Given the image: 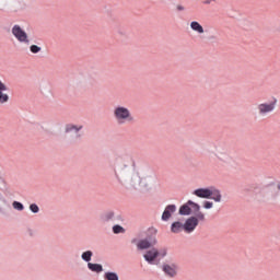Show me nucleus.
Returning a JSON list of instances; mask_svg holds the SVG:
<instances>
[{
  "instance_id": "nucleus-1",
  "label": "nucleus",
  "mask_w": 280,
  "mask_h": 280,
  "mask_svg": "<svg viewBox=\"0 0 280 280\" xmlns=\"http://www.w3.org/2000/svg\"><path fill=\"white\" fill-rule=\"evenodd\" d=\"M114 118L119 126L135 122V116H132L130 108L121 105H118L114 108Z\"/></svg>"
},
{
  "instance_id": "nucleus-2",
  "label": "nucleus",
  "mask_w": 280,
  "mask_h": 280,
  "mask_svg": "<svg viewBox=\"0 0 280 280\" xmlns=\"http://www.w3.org/2000/svg\"><path fill=\"white\" fill-rule=\"evenodd\" d=\"M194 196H197V198L214 200V202H222V194L215 187L198 188L194 191Z\"/></svg>"
},
{
  "instance_id": "nucleus-3",
  "label": "nucleus",
  "mask_w": 280,
  "mask_h": 280,
  "mask_svg": "<svg viewBox=\"0 0 280 280\" xmlns=\"http://www.w3.org/2000/svg\"><path fill=\"white\" fill-rule=\"evenodd\" d=\"M205 213L198 212L196 217H190L186 220L184 231L186 233H194V231H196V226H198V222H205Z\"/></svg>"
},
{
  "instance_id": "nucleus-4",
  "label": "nucleus",
  "mask_w": 280,
  "mask_h": 280,
  "mask_svg": "<svg viewBox=\"0 0 280 280\" xmlns=\"http://www.w3.org/2000/svg\"><path fill=\"white\" fill-rule=\"evenodd\" d=\"M275 108H277V98L271 102L260 103L256 106L259 117H266L267 115H270V113H275Z\"/></svg>"
},
{
  "instance_id": "nucleus-5",
  "label": "nucleus",
  "mask_w": 280,
  "mask_h": 280,
  "mask_svg": "<svg viewBox=\"0 0 280 280\" xmlns=\"http://www.w3.org/2000/svg\"><path fill=\"white\" fill-rule=\"evenodd\" d=\"M12 34L19 43H23L24 45H30V36L25 31L22 30L20 25H14L12 27Z\"/></svg>"
},
{
  "instance_id": "nucleus-6",
  "label": "nucleus",
  "mask_w": 280,
  "mask_h": 280,
  "mask_svg": "<svg viewBox=\"0 0 280 280\" xmlns=\"http://www.w3.org/2000/svg\"><path fill=\"white\" fill-rule=\"evenodd\" d=\"M162 270L166 277H170L171 279H174V277L178 275V267L175 264H164Z\"/></svg>"
},
{
  "instance_id": "nucleus-7",
  "label": "nucleus",
  "mask_w": 280,
  "mask_h": 280,
  "mask_svg": "<svg viewBox=\"0 0 280 280\" xmlns=\"http://www.w3.org/2000/svg\"><path fill=\"white\" fill-rule=\"evenodd\" d=\"M156 244V238L155 237H150V238H143L138 242L137 246L140 250H145Z\"/></svg>"
},
{
  "instance_id": "nucleus-8",
  "label": "nucleus",
  "mask_w": 280,
  "mask_h": 280,
  "mask_svg": "<svg viewBox=\"0 0 280 280\" xmlns=\"http://www.w3.org/2000/svg\"><path fill=\"white\" fill-rule=\"evenodd\" d=\"M4 91H8V85L0 80V104L10 102V95L5 94Z\"/></svg>"
},
{
  "instance_id": "nucleus-9",
  "label": "nucleus",
  "mask_w": 280,
  "mask_h": 280,
  "mask_svg": "<svg viewBox=\"0 0 280 280\" xmlns=\"http://www.w3.org/2000/svg\"><path fill=\"white\" fill-rule=\"evenodd\" d=\"M159 249L151 248L143 255V257L145 261H148V264H154V260L156 259V257H159Z\"/></svg>"
},
{
  "instance_id": "nucleus-10",
  "label": "nucleus",
  "mask_w": 280,
  "mask_h": 280,
  "mask_svg": "<svg viewBox=\"0 0 280 280\" xmlns=\"http://www.w3.org/2000/svg\"><path fill=\"white\" fill-rule=\"evenodd\" d=\"M176 212V206H174V205H168L166 208H165V210H164V212H163V214H162V220L164 221V222H167V220H170L171 218H172V213H175Z\"/></svg>"
},
{
  "instance_id": "nucleus-11",
  "label": "nucleus",
  "mask_w": 280,
  "mask_h": 280,
  "mask_svg": "<svg viewBox=\"0 0 280 280\" xmlns=\"http://www.w3.org/2000/svg\"><path fill=\"white\" fill-rule=\"evenodd\" d=\"M141 176L139 175V173H133L131 175V178H130V185L131 187H133L135 189H137V187H141Z\"/></svg>"
},
{
  "instance_id": "nucleus-12",
  "label": "nucleus",
  "mask_w": 280,
  "mask_h": 280,
  "mask_svg": "<svg viewBox=\"0 0 280 280\" xmlns=\"http://www.w3.org/2000/svg\"><path fill=\"white\" fill-rule=\"evenodd\" d=\"M190 28L192 32H197V34H205V28L202 25L196 21L190 22Z\"/></svg>"
},
{
  "instance_id": "nucleus-13",
  "label": "nucleus",
  "mask_w": 280,
  "mask_h": 280,
  "mask_svg": "<svg viewBox=\"0 0 280 280\" xmlns=\"http://www.w3.org/2000/svg\"><path fill=\"white\" fill-rule=\"evenodd\" d=\"M191 213V207L189 205V201H187L186 205H183L180 208H179V214L180 215H189Z\"/></svg>"
},
{
  "instance_id": "nucleus-14",
  "label": "nucleus",
  "mask_w": 280,
  "mask_h": 280,
  "mask_svg": "<svg viewBox=\"0 0 280 280\" xmlns=\"http://www.w3.org/2000/svg\"><path fill=\"white\" fill-rule=\"evenodd\" d=\"M183 229H185V225H183L180 222H174L171 226L172 233H180Z\"/></svg>"
},
{
  "instance_id": "nucleus-15",
  "label": "nucleus",
  "mask_w": 280,
  "mask_h": 280,
  "mask_svg": "<svg viewBox=\"0 0 280 280\" xmlns=\"http://www.w3.org/2000/svg\"><path fill=\"white\" fill-rule=\"evenodd\" d=\"M88 268H89L92 272H102V270H104V268L102 267V265H100V264H92V262H89V264H88Z\"/></svg>"
},
{
  "instance_id": "nucleus-16",
  "label": "nucleus",
  "mask_w": 280,
  "mask_h": 280,
  "mask_svg": "<svg viewBox=\"0 0 280 280\" xmlns=\"http://www.w3.org/2000/svg\"><path fill=\"white\" fill-rule=\"evenodd\" d=\"M217 159L219 161H222V163H229L230 156L226 152H219L215 154Z\"/></svg>"
},
{
  "instance_id": "nucleus-17",
  "label": "nucleus",
  "mask_w": 280,
  "mask_h": 280,
  "mask_svg": "<svg viewBox=\"0 0 280 280\" xmlns=\"http://www.w3.org/2000/svg\"><path fill=\"white\" fill-rule=\"evenodd\" d=\"M105 280H119V276L115 272H106L104 276Z\"/></svg>"
},
{
  "instance_id": "nucleus-18",
  "label": "nucleus",
  "mask_w": 280,
  "mask_h": 280,
  "mask_svg": "<svg viewBox=\"0 0 280 280\" xmlns=\"http://www.w3.org/2000/svg\"><path fill=\"white\" fill-rule=\"evenodd\" d=\"M71 130H74L75 132H80V130H82V126H80V127L74 126V125L66 126V132H71Z\"/></svg>"
},
{
  "instance_id": "nucleus-19",
  "label": "nucleus",
  "mask_w": 280,
  "mask_h": 280,
  "mask_svg": "<svg viewBox=\"0 0 280 280\" xmlns=\"http://www.w3.org/2000/svg\"><path fill=\"white\" fill-rule=\"evenodd\" d=\"M83 261H91V258L93 257V252L88 250L82 254Z\"/></svg>"
},
{
  "instance_id": "nucleus-20",
  "label": "nucleus",
  "mask_w": 280,
  "mask_h": 280,
  "mask_svg": "<svg viewBox=\"0 0 280 280\" xmlns=\"http://www.w3.org/2000/svg\"><path fill=\"white\" fill-rule=\"evenodd\" d=\"M188 205H190L191 209H194V211H197V213H201L200 212V205L191 201V200H188Z\"/></svg>"
},
{
  "instance_id": "nucleus-21",
  "label": "nucleus",
  "mask_w": 280,
  "mask_h": 280,
  "mask_svg": "<svg viewBox=\"0 0 280 280\" xmlns=\"http://www.w3.org/2000/svg\"><path fill=\"white\" fill-rule=\"evenodd\" d=\"M12 206H13V209H16V211H23V209H25L23 203H21L19 201H13Z\"/></svg>"
},
{
  "instance_id": "nucleus-22",
  "label": "nucleus",
  "mask_w": 280,
  "mask_h": 280,
  "mask_svg": "<svg viewBox=\"0 0 280 280\" xmlns=\"http://www.w3.org/2000/svg\"><path fill=\"white\" fill-rule=\"evenodd\" d=\"M113 233H115V234L126 233V230H124V228L121 225H114Z\"/></svg>"
},
{
  "instance_id": "nucleus-23",
  "label": "nucleus",
  "mask_w": 280,
  "mask_h": 280,
  "mask_svg": "<svg viewBox=\"0 0 280 280\" xmlns=\"http://www.w3.org/2000/svg\"><path fill=\"white\" fill-rule=\"evenodd\" d=\"M30 50H31L32 54H39V51H42V48H40V46L32 45L30 47Z\"/></svg>"
},
{
  "instance_id": "nucleus-24",
  "label": "nucleus",
  "mask_w": 280,
  "mask_h": 280,
  "mask_svg": "<svg viewBox=\"0 0 280 280\" xmlns=\"http://www.w3.org/2000/svg\"><path fill=\"white\" fill-rule=\"evenodd\" d=\"M30 209H31L32 213H38L40 211V208H38V205H36V203H32L30 206Z\"/></svg>"
},
{
  "instance_id": "nucleus-25",
  "label": "nucleus",
  "mask_w": 280,
  "mask_h": 280,
  "mask_svg": "<svg viewBox=\"0 0 280 280\" xmlns=\"http://www.w3.org/2000/svg\"><path fill=\"white\" fill-rule=\"evenodd\" d=\"M203 207H205L206 209H213V202H211V201H205V202H203Z\"/></svg>"
},
{
  "instance_id": "nucleus-26",
  "label": "nucleus",
  "mask_w": 280,
  "mask_h": 280,
  "mask_svg": "<svg viewBox=\"0 0 280 280\" xmlns=\"http://www.w3.org/2000/svg\"><path fill=\"white\" fill-rule=\"evenodd\" d=\"M177 10L183 11V10H185V7L178 5V7H177Z\"/></svg>"
},
{
  "instance_id": "nucleus-27",
  "label": "nucleus",
  "mask_w": 280,
  "mask_h": 280,
  "mask_svg": "<svg viewBox=\"0 0 280 280\" xmlns=\"http://www.w3.org/2000/svg\"><path fill=\"white\" fill-rule=\"evenodd\" d=\"M0 211H3V209L0 207Z\"/></svg>"
},
{
  "instance_id": "nucleus-28",
  "label": "nucleus",
  "mask_w": 280,
  "mask_h": 280,
  "mask_svg": "<svg viewBox=\"0 0 280 280\" xmlns=\"http://www.w3.org/2000/svg\"><path fill=\"white\" fill-rule=\"evenodd\" d=\"M162 257H165V253L162 255Z\"/></svg>"
}]
</instances>
